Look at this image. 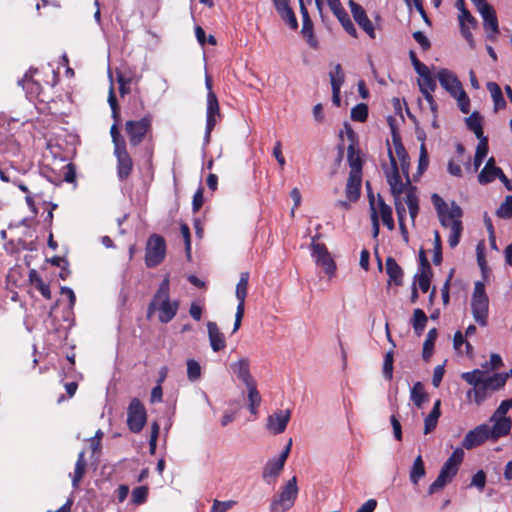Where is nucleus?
I'll return each instance as SVG.
<instances>
[{
	"mask_svg": "<svg viewBox=\"0 0 512 512\" xmlns=\"http://www.w3.org/2000/svg\"><path fill=\"white\" fill-rule=\"evenodd\" d=\"M148 496V488L146 486H138L132 491V503L134 505H142L146 502Z\"/></svg>",
	"mask_w": 512,
	"mask_h": 512,
	"instance_id": "nucleus-50",
	"label": "nucleus"
},
{
	"mask_svg": "<svg viewBox=\"0 0 512 512\" xmlns=\"http://www.w3.org/2000/svg\"><path fill=\"white\" fill-rule=\"evenodd\" d=\"M425 476V467L421 455H418L410 470V480L413 484H417L419 480Z\"/></svg>",
	"mask_w": 512,
	"mask_h": 512,
	"instance_id": "nucleus-39",
	"label": "nucleus"
},
{
	"mask_svg": "<svg viewBox=\"0 0 512 512\" xmlns=\"http://www.w3.org/2000/svg\"><path fill=\"white\" fill-rule=\"evenodd\" d=\"M383 375L387 380L393 378V351L390 350L386 353L383 363Z\"/></svg>",
	"mask_w": 512,
	"mask_h": 512,
	"instance_id": "nucleus-53",
	"label": "nucleus"
},
{
	"mask_svg": "<svg viewBox=\"0 0 512 512\" xmlns=\"http://www.w3.org/2000/svg\"><path fill=\"white\" fill-rule=\"evenodd\" d=\"M496 215L502 219L512 218V196L511 195H507L505 197L504 202L497 209Z\"/></svg>",
	"mask_w": 512,
	"mask_h": 512,
	"instance_id": "nucleus-48",
	"label": "nucleus"
},
{
	"mask_svg": "<svg viewBox=\"0 0 512 512\" xmlns=\"http://www.w3.org/2000/svg\"><path fill=\"white\" fill-rule=\"evenodd\" d=\"M507 378L508 374L503 373L486 376L483 385L489 392H493L502 388L505 385Z\"/></svg>",
	"mask_w": 512,
	"mask_h": 512,
	"instance_id": "nucleus-33",
	"label": "nucleus"
},
{
	"mask_svg": "<svg viewBox=\"0 0 512 512\" xmlns=\"http://www.w3.org/2000/svg\"><path fill=\"white\" fill-rule=\"evenodd\" d=\"M409 186H412L411 185V182L409 181V183L406 181V183H399L398 185H396L395 187H390V190H391V193L393 195V198H394V201L395 200H402V194L405 193L406 194V189L409 187Z\"/></svg>",
	"mask_w": 512,
	"mask_h": 512,
	"instance_id": "nucleus-61",
	"label": "nucleus"
},
{
	"mask_svg": "<svg viewBox=\"0 0 512 512\" xmlns=\"http://www.w3.org/2000/svg\"><path fill=\"white\" fill-rule=\"evenodd\" d=\"M319 237L320 235L313 237L311 244L312 254L316 258V263L324 268L325 273L329 276H333L335 274L336 264L328 252L326 246L322 243L315 242V240Z\"/></svg>",
	"mask_w": 512,
	"mask_h": 512,
	"instance_id": "nucleus-8",
	"label": "nucleus"
},
{
	"mask_svg": "<svg viewBox=\"0 0 512 512\" xmlns=\"http://www.w3.org/2000/svg\"><path fill=\"white\" fill-rule=\"evenodd\" d=\"M151 129V118L145 116L140 120H129L125 124V130L129 138V142L133 146L139 145Z\"/></svg>",
	"mask_w": 512,
	"mask_h": 512,
	"instance_id": "nucleus-6",
	"label": "nucleus"
},
{
	"mask_svg": "<svg viewBox=\"0 0 512 512\" xmlns=\"http://www.w3.org/2000/svg\"><path fill=\"white\" fill-rule=\"evenodd\" d=\"M336 17L339 20V22L341 23L344 30L349 35H351L352 37H357V30H356L353 22L349 18L348 13L345 10H343L341 13H339Z\"/></svg>",
	"mask_w": 512,
	"mask_h": 512,
	"instance_id": "nucleus-47",
	"label": "nucleus"
},
{
	"mask_svg": "<svg viewBox=\"0 0 512 512\" xmlns=\"http://www.w3.org/2000/svg\"><path fill=\"white\" fill-rule=\"evenodd\" d=\"M459 23H460V29L463 37L469 42L471 46H474V41L472 37V33L470 31V28L476 27L477 21L476 19L471 15V13L467 11H463L459 15Z\"/></svg>",
	"mask_w": 512,
	"mask_h": 512,
	"instance_id": "nucleus-22",
	"label": "nucleus"
},
{
	"mask_svg": "<svg viewBox=\"0 0 512 512\" xmlns=\"http://www.w3.org/2000/svg\"><path fill=\"white\" fill-rule=\"evenodd\" d=\"M386 273L389 276V283L393 282L398 286L402 284L403 270L392 257L386 259Z\"/></svg>",
	"mask_w": 512,
	"mask_h": 512,
	"instance_id": "nucleus-24",
	"label": "nucleus"
},
{
	"mask_svg": "<svg viewBox=\"0 0 512 512\" xmlns=\"http://www.w3.org/2000/svg\"><path fill=\"white\" fill-rule=\"evenodd\" d=\"M431 200L436 209L440 224L442 227L450 229L448 238L449 246L455 248L459 244L463 232V223L461 220L463 210L455 201H452L450 205L447 204L436 193L431 196Z\"/></svg>",
	"mask_w": 512,
	"mask_h": 512,
	"instance_id": "nucleus-1",
	"label": "nucleus"
},
{
	"mask_svg": "<svg viewBox=\"0 0 512 512\" xmlns=\"http://www.w3.org/2000/svg\"><path fill=\"white\" fill-rule=\"evenodd\" d=\"M427 323V316L423 310L417 308L413 312V328L416 334L420 335Z\"/></svg>",
	"mask_w": 512,
	"mask_h": 512,
	"instance_id": "nucleus-46",
	"label": "nucleus"
},
{
	"mask_svg": "<svg viewBox=\"0 0 512 512\" xmlns=\"http://www.w3.org/2000/svg\"><path fill=\"white\" fill-rule=\"evenodd\" d=\"M388 154H389V158H390L391 168H390V170L386 171V178H387V182H388L389 186L395 187L396 185L401 183L402 180L399 175L397 161H396L395 157L393 156V153L390 149L388 151Z\"/></svg>",
	"mask_w": 512,
	"mask_h": 512,
	"instance_id": "nucleus-35",
	"label": "nucleus"
},
{
	"mask_svg": "<svg viewBox=\"0 0 512 512\" xmlns=\"http://www.w3.org/2000/svg\"><path fill=\"white\" fill-rule=\"evenodd\" d=\"M230 369L246 387L256 384L250 373V361L248 358L243 357L231 363Z\"/></svg>",
	"mask_w": 512,
	"mask_h": 512,
	"instance_id": "nucleus-14",
	"label": "nucleus"
},
{
	"mask_svg": "<svg viewBox=\"0 0 512 512\" xmlns=\"http://www.w3.org/2000/svg\"><path fill=\"white\" fill-rule=\"evenodd\" d=\"M467 127L474 132L475 136L479 139H487L483 134L481 117L477 112H473L465 119Z\"/></svg>",
	"mask_w": 512,
	"mask_h": 512,
	"instance_id": "nucleus-34",
	"label": "nucleus"
},
{
	"mask_svg": "<svg viewBox=\"0 0 512 512\" xmlns=\"http://www.w3.org/2000/svg\"><path fill=\"white\" fill-rule=\"evenodd\" d=\"M491 439L489 434V426L487 424H481L470 430L462 441V446L467 449H473L483 444L486 440Z\"/></svg>",
	"mask_w": 512,
	"mask_h": 512,
	"instance_id": "nucleus-9",
	"label": "nucleus"
},
{
	"mask_svg": "<svg viewBox=\"0 0 512 512\" xmlns=\"http://www.w3.org/2000/svg\"><path fill=\"white\" fill-rule=\"evenodd\" d=\"M297 495V478L293 476L273 498L270 505L271 512H286L294 505Z\"/></svg>",
	"mask_w": 512,
	"mask_h": 512,
	"instance_id": "nucleus-4",
	"label": "nucleus"
},
{
	"mask_svg": "<svg viewBox=\"0 0 512 512\" xmlns=\"http://www.w3.org/2000/svg\"><path fill=\"white\" fill-rule=\"evenodd\" d=\"M146 410L138 398H133L127 410V424L129 429L134 432H140L146 423Z\"/></svg>",
	"mask_w": 512,
	"mask_h": 512,
	"instance_id": "nucleus-7",
	"label": "nucleus"
},
{
	"mask_svg": "<svg viewBox=\"0 0 512 512\" xmlns=\"http://www.w3.org/2000/svg\"><path fill=\"white\" fill-rule=\"evenodd\" d=\"M248 391L249 409L252 414L257 413V407L260 405L261 396L257 390L256 384L246 387Z\"/></svg>",
	"mask_w": 512,
	"mask_h": 512,
	"instance_id": "nucleus-45",
	"label": "nucleus"
},
{
	"mask_svg": "<svg viewBox=\"0 0 512 512\" xmlns=\"http://www.w3.org/2000/svg\"><path fill=\"white\" fill-rule=\"evenodd\" d=\"M429 159H428V153L425 146V143H422L420 145V155H419V164L418 169L420 172L425 170L428 167Z\"/></svg>",
	"mask_w": 512,
	"mask_h": 512,
	"instance_id": "nucleus-64",
	"label": "nucleus"
},
{
	"mask_svg": "<svg viewBox=\"0 0 512 512\" xmlns=\"http://www.w3.org/2000/svg\"><path fill=\"white\" fill-rule=\"evenodd\" d=\"M63 180L67 183L76 182V166L73 163H68L62 167Z\"/></svg>",
	"mask_w": 512,
	"mask_h": 512,
	"instance_id": "nucleus-55",
	"label": "nucleus"
},
{
	"mask_svg": "<svg viewBox=\"0 0 512 512\" xmlns=\"http://www.w3.org/2000/svg\"><path fill=\"white\" fill-rule=\"evenodd\" d=\"M472 393L474 394V400L477 405H480L490 394L483 384L469 390L467 396L470 397Z\"/></svg>",
	"mask_w": 512,
	"mask_h": 512,
	"instance_id": "nucleus-52",
	"label": "nucleus"
},
{
	"mask_svg": "<svg viewBox=\"0 0 512 512\" xmlns=\"http://www.w3.org/2000/svg\"><path fill=\"white\" fill-rule=\"evenodd\" d=\"M487 89L491 94V97L494 101V105L496 109L504 108L506 105V101L502 95V91L499 85L495 82H489L487 84Z\"/></svg>",
	"mask_w": 512,
	"mask_h": 512,
	"instance_id": "nucleus-40",
	"label": "nucleus"
},
{
	"mask_svg": "<svg viewBox=\"0 0 512 512\" xmlns=\"http://www.w3.org/2000/svg\"><path fill=\"white\" fill-rule=\"evenodd\" d=\"M457 471L458 470L456 468L448 465L447 463H444L436 480L429 486V494H433L436 491L441 490L448 482L452 480Z\"/></svg>",
	"mask_w": 512,
	"mask_h": 512,
	"instance_id": "nucleus-17",
	"label": "nucleus"
},
{
	"mask_svg": "<svg viewBox=\"0 0 512 512\" xmlns=\"http://www.w3.org/2000/svg\"><path fill=\"white\" fill-rule=\"evenodd\" d=\"M486 484V475L483 470H479L473 477L470 486L478 488L480 491L484 489Z\"/></svg>",
	"mask_w": 512,
	"mask_h": 512,
	"instance_id": "nucleus-63",
	"label": "nucleus"
},
{
	"mask_svg": "<svg viewBox=\"0 0 512 512\" xmlns=\"http://www.w3.org/2000/svg\"><path fill=\"white\" fill-rule=\"evenodd\" d=\"M29 281L44 298L48 300L51 299V290L49 284L44 283L36 270H31L29 272Z\"/></svg>",
	"mask_w": 512,
	"mask_h": 512,
	"instance_id": "nucleus-31",
	"label": "nucleus"
},
{
	"mask_svg": "<svg viewBox=\"0 0 512 512\" xmlns=\"http://www.w3.org/2000/svg\"><path fill=\"white\" fill-rule=\"evenodd\" d=\"M509 409H512V406H510L508 399L502 401L501 404L490 417V420H495L496 418H509L508 416H506Z\"/></svg>",
	"mask_w": 512,
	"mask_h": 512,
	"instance_id": "nucleus-59",
	"label": "nucleus"
},
{
	"mask_svg": "<svg viewBox=\"0 0 512 512\" xmlns=\"http://www.w3.org/2000/svg\"><path fill=\"white\" fill-rule=\"evenodd\" d=\"M362 175L349 174L346 184V197L350 201H356L360 196Z\"/></svg>",
	"mask_w": 512,
	"mask_h": 512,
	"instance_id": "nucleus-25",
	"label": "nucleus"
},
{
	"mask_svg": "<svg viewBox=\"0 0 512 512\" xmlns=\"http://www.w3.org/2000/svg\"><path fill=\"white\" fill-rule=\"evenodd\" d=\"M410 399L417 408H421L428 401V394L421 382H416L411 388Z\"/></svg>",
	"mask_w": 512,
	"mask_h": 512,
	"instance_id": "nucleus-32",
	"label": "nucleus"
},
{
	"mask_svg": "<svg viewBox=\"0 0 512 512\" xmlns=\"http://www.w3.org/2000/svg\"><path fill=\"white\" fill-rule=\"evenodd\" d=\"M160 310V288L155 292L154 297L147 310V318L151 319L152 316Z\"/></svg>",
	"mask_w": 512,
	"mask_h": 512,
	"instance_id": "nucleus-60",
	"label": "nucleus"
},
{
	"mask_svg": "<svg viewBox=\"0 0 512 512\" xmlns=\"http://www.w3.org/2000/svg\"><path fill=\"white\" fill-rule=\"evenodd\" d=\"M368 117V106L364 103H359L351 110V119L353 121L365 122Z\"/></svg>",
	"mask_w": 512,
	"mask_h": 512,
	"instance_id": "nucleus-49",
	"label": "nucleus"
},
{
	"mask_svg": "<svg viewBox=\"0 0 512 512\" xmlns=\"http://www.w3.org/2000/svg\"><path fill=\"white\" fill-rule=\"evenodd\" d=\"M285 465V461L281 458L270 459L262 472V477L267 483L275 481Z\"/></svg>",
	"mask_w": 512,
	"mask_h": 512,
	"instance_id": "nucleus-20",
	"label": "nucleus"
},
{
	"mask_svg": "<svg viewBox=\"0 0 512 512\" xmlns=\"http://www.w3.org/2000/svg\"><path fill=\"white\" fill-rule=\"evenodd\" d=\"M299 5H300V12L302 15V20H303L302 33L304 36L312 38L313 37V23L310 19V16H309L307 7L304 3V0H299Z\"/></svg>",
	"mask_w": 512,
	"mask_h": 512,
	"instance_id": "nucleus-37",
	"label": "nucleus"
},
{
	"mask_svg": "<svg viewBox=\"0 0 512 512\" xmlns=\"http://www.w3.org/2000/svg\"><path fill=\"white\" fill-rule=\"evenodd\" d=\"M418 75L420 76V79H418L420 92H434L437 85L429 68L425 69L423 72L418 73Z\"/></svg>",
	"mask_w": 512,
	"mask_h": 512,
	"instance_id": "nucleus-30",
	"label": "nucleus"
},
{
	"mask_svg": "<svg viewBox=\"0 0 512 512\" xmlns=\"http://www.w3.org/2000/svg\"><path fill=\"white\" fill-rule=\"evenodd\" d=\"M485 372L475 369L471 372H466L462 374V378L470 385L474 387H477L479 385H482L485 380Z\"/></svg>",
	"mask_w": 512,
	"mask_h": 512,
	"instance_id": "nucleus-42",
	"label": "nucleus"
},
{
	"mask_svg": "<svg viewBox=\"0 0 512 512\" xmlns=\"http://www.w3.org/2000/svg\"><path fill=\"white\" fill-rule=\"evenodd\" d=\"M431 277L432 271H421L420 274L418 275V284L423 293H426L429 290Z\"/></svg>",
	"mask_w": 512,
	"mask_h": 512,
	"instance_id": "nucleus-58",
	"label": "nucleus"
},
{
	"mask_svg": "<svg viewBox=\"0 0 512 512\" xmlns=\"http://www.w3.org/2000/svg\"><path fill=\"white\" fill-rule=\"evenodd\" d=\"M187 376L190 381H196L201 376V367L196 360L189 359L187 361Z\"/></svg>",
	"mask_w": 512,
	"mask_h": 512,
	"instance_id": "nucleus-51",
	"label": "nucleus"
},
{
	"mask_svg": "<svg viewBox=\"0 0 512 512\" xmlns=\"http://www.w3.org/2000/svg\"><path fill=\"white\" fill-rule=\"evenodd\" d=\"M395 153L398 160L400 161L401 170L407 178V182L409 183V157L401 143H395Z\"/></svg>",
	"mask_w": 512,
	"mask_h": 512,
	"instance_id": "nucleus-38",
	"label": "nucleus"
},
{
	"mask_svg": "<svg viewBox=\"0 0 512 512\" xmlns=\"http://www.w3.org/2000/svg\"><path fill=\"white\" fill-rule=\"evenodd\" d=\"M348 5L356 23L369 35L370 38L374 39L376 37L374 26L363 7L354 0H349Z\"/></svg>",
	"mask_w": 512,
	"mask_h": 512,
	"instance_id": "nucleus-10",
	"label": "nucleus"
},
{
	"mask_svg": "<svg viewBox=\"0 0 512 512\" xmlns=\"http://www.w3.org/2000/svg\"><path fill=\"white\" fill-rule=\"evenodd\" d=\"M237 504L235 500L219 501L214 500L211 512H226Z\"/></svg>",
	"mask_w": 512,
	"mask_h": 512,
	"instance_id": "nucleus-56",
	"label": "nucleus"
},
{
	"mask_svg": "<svg viewBox=\"0 0 512 512\" xmlns=\"http://www.w3.org/2000/svg\"><path fill=\"white\" fill-rule=\"evenodd\" d=\"M490 422L493 423V425L489 427V434L493 441L507 436L512 429L511 418H496L495 420H490Z\"/></svg>",
	"mask_w": 512,
	"mask_h": 512,
	"instance_id": "nucleus-19",
	"label": "nucleus"
},
{
	"mask_svg": "<svg viewBox=\"0 0 512 512\" xmlns=\"http://www.w3.org/2000/svg\"><path fill=\"white\" fill-rule=\"evenodd\" d=\"M291 417V411L276 410L273 414L267 418V429L274 435L280 434L285 431L287 424Z\"/></svg>",
	"mask_w": 512,
	"mask_h": 512,
	"instance_id": "nucleus-11",
	"label": "nucleus"
},
{
	"mask_svg": "<svg viewBox=\"0 0 512 512\" xmlns=\"http://www.w3.org/2000/svg\"><path fill=\"white\" fill-rule=\"evenodd\" d=\"M488 153V140L487 139H481L476 147V153L474 156V167L477 170L484 158L487 156Z\"/></svg>",
	"mask_w": 512,
	"mask_h": 512,
	"instance_id": "nucleus-44",
	"label": "nucleus"
},
{
	"mask_svg": "<svg viewBox=\"0 0 512 512\" xmlns=\"http://www.w3.org/2000/svg\"><path fill=\"white\" fill-rule=\"evenodd\" d=\"M472 315L476 323L485 327L488 324L489 299L482 282H476L471 298Z\"/></svg>",
	"mask_w": 512,
	"mask_h": 512,
	"instance_id": "nucleus-3",
	"label": "nucleus"
},
{
	"mask_svg": "<svg viewBox=\"0 0 512 512\" xmlns=\"http://www.w3.org/2000/svg\"><path fill=\"white\" fill-rule=\"evenodd\" d=\"M329 77L332 89H341L345 75L340 64L335 65L334 69L330 71Z\"/></svg>",
	"mask_w": 512,
	"mask_h": 512,
	"instance_id": "nucleus-43",
	"label": "nucleus"
},
{
	"mask_svg": "<svg viewBox=\"0 0 512 512\" xmlns=\"http://www.w3.org/2000/svg\"><path fill=\"white\" fill-rule=\"evenodd\" d=\"M464 458V452L462 448H456L450 457L446 460L445 463L456 468L458 470V466L461 464Z\"/></svg>",
	"mask_w": 512,
	"mask_h": 512,
	"instance_id": "nucleus-57",
	"label": "nucleus"
},
{
	"mask_svg": "<svg viewBox=\"0 0 512 512\" xmlns=\"http://www.w3.org/2000/svg\"><path fill=\"white\" fill-rule=\"evenodd\" d=\"M437 338V330L435 328L429 330L426 340L423 344L422 356L425 361H428L433 353L434 342Z\"/></svg>",
	"mask_w": 512,
	"mask_h": 512,
	"instance_id": "nucleus-41",
	"label": "nucleus"
},
{
	"mask_svg": "<svg viewBox=\"0 0 512 512\" xmlns=\"http://www.w3.org/2000/svg\"><path fill=\"white\" fill-rule=\"evenodd\" d=\"M416 191L417 189L415 186H409L406 189V197L404 198V201L408 206L411 223L413 225L415 223L416 216L419 212V200Z\"/></svg>",
	"mask_w": 512,
	"mask_h": 512,
	"instance_id": "nucleus-23",
	"label": "nucleus"
},
{
	"mask_svg": "<svg viewBox=\"0 0 512 512\" xmlns=\"http://www.w3.org/2000/svg\"><path fill=\"white\" fill-rule=\"evenodd\" d=\"M442 261V243L441 237L438 231H434V255L433 262L435 265H439Z\"/></svg>",
	"mask_w": 512,
	"mask_h": 512,
	"instance_id": "nucleus-54",
	"label": "nucleus"
},
{
	"mask_svg": "<svg viewBox=\"0 0 512 512\" xmlns=\"http://www.w3.org/2000/svg\"><path fill=\"white\" fill-rule=\"evenodd\" d=\"M220 115L219 103L217 97L213 91H210L207 96V122H206V133L205 143H209L210 134L216 125V116Z\"/></svg>",
	"mask_w": 512,
	"mask_h": 512,
	"instance_id": "nucleus-12",
	"label": "nucleus"
},
{
	"mask_svg": "<svg viewBox=\"0 0 512 512\" xmlns=\"http://www.w3.org/2000/svg\"><path fill=\"white\" fill-rule=\"evenodd\" d=\"M110 134H111V137H112L113 143H114V145H115V149H117V147H125V141H124V139L120 136V132H119L118 124H117V123H114V124L111 126Z\"/></svg>",
	"mask_w": 512,
	"mask_h": 512,
	"instance_id": "nucleus-62",
	"label": "nucleus"
},
{
	"mask_svg": "<svg viewBox=\"0 0 512 512\" xmlns=\"http://www.w3.org/2000/svg\"><path fill=\"white\" fill-rule=\"evenodd\" d=\"M207 330L211 349L214 352L223 350L226 347V340L218 325L215 322H208Z\"/></svg>",
	"mask_w": 512,
	"mask_h": 512,
	"instance_id": "nucleus-18",
	"label": "nucleus"
},
{
	"mask_svg": "<svg viewBox=\"0 0 512 512\" xmlns=\"http://www.w3.org/2000/svg\"><path fill=\"white\" fill-rule=\"evenodd\" d=\"M145 264L148 268L160 264V235L152 234L146 244Z\"/></svg>",
	"mask_w": 512,
	"mask_h": 512,
	"instance_id": "nucleus-13",
	"label": "nucleus"
},
{
	"mask_svg": "<svg viewBox=\"0 0 512 512\" xmlns=\"http://www.w3.org/2000/svg\"><path fill=\"white\" fill-rule=\"evenodd\" d=\"M86 466L87 463L85 460V451H81L78 454L77 461L75 463L74 474L72 477V485L74 488H77L79 486V482L84 477L86 472Z\"/></svg>",
	"mask_w": 512,
	"mask_h": 512,
	"instance_id": "nucleus-29",
	"label": "nucleus"
},
{
	"mask_svg": "<svg viewBox=\"0 0 512 512\" xmlns=\"http://www.w3.org/2000/svg\"><path fill=\"white\" fill-rule=\"evenodd\" d=\"M377 212H379L383 224L389 229L394 230V220L392 217V209L390 206H388L381 195L378 194L377 199Z\"/></svg>",
	"mask_w": 512,
	"mask_h": 512,
	"instance_id": "nucleus-26",
	"label": "nucleus"
},
{
	"mask_svg": "<svg viewBox=\"0 0 512 512\" xmlns=\"http://www.w3.org/2000/svg\"><path fill=\"white\" fill-rule=\"evenodd\" d=\"M440 85L457 100L458 106L463 113H468L470 100L463 89L462 83L457 76L448 69H440L437 73Z\"/></svg>",
	"mask_w": 512,
	"mask_h": 512,
	"instance_id": "nucleus-2",
	"label": "nucleus"
},
{
	"mask_svg": "<svg viewBox=\"0 0 512 512\" xmlns=\"http://www.w3.org/2000/svg\"><path fill=\"white\" fill-rule=\"evenodd\" d=\"M276 11L279 13L281 18L290 26L291 29H296L298 27V22L295 13L289 6V2L280 7H277Z\"/></svg>",
	"mask_w": 512,
	"mask_h": 512,
	"instance_id": "nucleus-36",
	"label": "nucleus"
},
{
	"mask_svg": "<svg viewBox=\"0 0 512 512\" xmlns=\"http://www.w3.org/2000/svg\"><path fill=\"white\" fill-rule=\"evenodd\" d=\"M440 405H441V401L437 400L434 403V406H433L431 412L425 417V419H424V433L425 434L432 432L436 428L438 419L441 415Z\"/></svg>",
	"mask_w": 512,
	"mask_h": 512,
	"instance_id": "nucleus-27",
	"label": "nucleus"
},
{
	"mask_svg": "<svg viewBox=\"0 0 512 512\" xmlns=\"http://www.w3.org/2000/svg\"><path fill=\"white\" fill-rule=\"evenodd\" d=\"M347 152V158L351 168L349 174L362 175V160L359 151H356L353 145H349Z\"/></svg>",
	"mask_w": 512,
	"mask_h": 512,
	"instance_id": "nucleus-28",
	"label": "nucleus"
},
{
	"mask_svg": "<svg viewBox=\"0 0 512 512\" xmlns=\"http://www.w3.org/2000/svg\"><path fill=\"white\" fill-rule=\"evenodd\" d=\"M249 272L244 271L240 273L239 281L236 285L235 296L238 300V305L235 313V321L233 326V333L237 332L241 327V322L245 313V299L248 294Z\"/></svg>",
	"mask_w": 512,
	"mask_h": 512,
	"instance_id": "nucleus-5",
	"label": "nucleus"
},
{
	"mask_svg": "<svg viewBox=\"0 0 512 512\" xmlns=\"http://www.w3.org/2000/svg\"><path fill=\"white\" fill-rule=\"evenodd\" d=\"M479 13L483 18L484 29L488 32L487 37L490 40H494L496 34L499 32L498 20L494 8L490 5L487 9H483Z\"/></svg>",
	"mask_w": 512,
	"mask_h": 512,
	"instance_id": "nucleus-16",
	"label": "nucleus"
},
{
	"mask_svg": "<svg viewBox=\"0 0 512 512\" xmlns=\"http://www.w3.org/2000/svg\"><path fill=\"white\" fill-rule=\"evenodd\" d=\"M168 285V280L165 279L162 282V291L164 290V286ZM162 296H164L162 294ZM179 309V301L178 300H170L168 297H162V322L171 321L177 311Z\"/></svg>",
	"mask_w": 512,
	"mask_h": 512,
	"instance_id": "nucleus-21",
	"label": "nucleus"
},
{
	"mask_svg": "<svg viewBox=\"0 0 512 512\" xmlns=\"http://www.w3.org/2000/svg\"><path fill=\"white\" fill-rule=\"evenodd\" d=\"M115 154L118 162V176L121 180L126 179L130 175L133 168L132 159L126 150V146L117 147V149H115Z\"/></svg>",
	"mask_w": 512,
	"mask_h": 512,
	"instance_id": "nucleus-15",
	"label": "nucleus"
}]
</instances>
